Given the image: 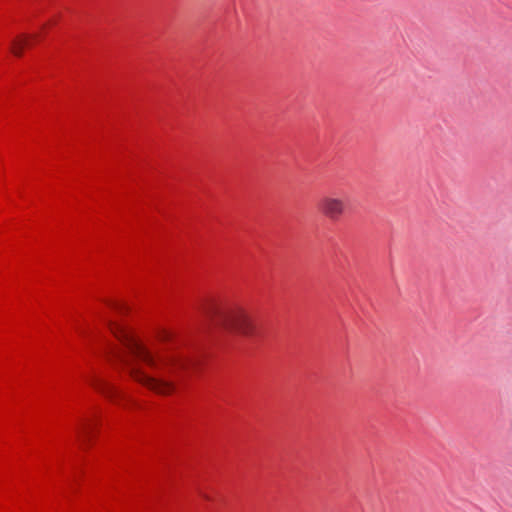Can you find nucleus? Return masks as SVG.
Segmentation results:
<instances>
[{
  "mask_svg": "<svg viewBox=\"0 0 512 512\" xmlns=\"http://www.w3.org/2000/svg\"><path fill=\"white\" fill-rule=\"evenodd\" d=\"M109 326L126 347V352H115V357L131 378L159 395L173 393L178 380L191 366L190 359L176 352H153L126 328L110 322Z\"/></svg>",
  "mask_w": 512,
  "mask_h": 512,
  "instance_id": "1",
  "label": "nucleus"
},
{
  "mask_svg": "<svg viewBox=\"0 0 512 512\" xmlns=\"http://www.w3.org/2000/svg\"><path fill=\"white\" fill-rule=\"evenodd\" d=\"M209 325L236 332L245 336L254 333V325L247 313L240 307L211 304L204 310Z\"/></svg>",
  "mask_w": 512,
  "mask_h": 512,
  "instance_id": "2",
  "label": "nucleus"
},
{
  "mask_svg": "<svg viewBox=\"0 0 512 512\" xmlns=\"http://www.w3.org/2000/svg\"><path fill=\"white\" fill-rule=\"evenodd\" d=\"M346 206L344 200L332 194L326 195L320 202L321 211L331 219H336L343 214Z\"/></svg>",
  "mask_w": 512,
  "mask_h": 512,
  "instance_id": "3",
  "label": "nucleus"
},
{
  "mask_svg": "<svg viewBox=\"0 0 512 512\" xmlns=\"http://www.w3.org/2000/svg\"><path fill=\"white\" fill-rule=\"evenodd\" d=\"M38 35H20L19 37L15 38L11 43V52L15 55L20 57L23 53V49L25 47H29L31 45V42L34 39H37Z\"/></svg>",
  "mask_w": 512,
  "mask_h": 512,
  "instance_id": "4",
  "label": "nucleus"
},
{
  "mask_svg": "<svg viewBox=\"0 0 512 512\" xmlns=\"http://www.w3.org/2000/svg\"><path fill=\"white\" fill-rule=\"evenodd\" d=\"M91 384L99 392H101L102 394H104L107 397L111 398L116 393V390H115V388L112 385H110L109 383H107V382H105V381H103L101 379L93 378L91 380Z\"/></svg>",
  "mask_w": 512,
  "mask_h": 512,
  "instance_id": "5",
  "label": "nucleus"
},
{
  "mask_svg": "<svg viewBox=\"0 0 512 512\" xmlns=\"http://www.w3.org/2000/svg\"><path fill=\"white\" fill-rule=\"evenodd\" d=\"M92 430V423L90 420H86L81 424V427L79 428V436L83 438H88L91 434Z\"/></svg>",
  "mask_w": 512,
  "mask_h": 512,
  "instance_id": "6",
  "label": "nucleus"
},
{
  "mask_svg": "<svg viewBox=\"0 0 512 512\" xmlns=\"http://www.w3.org/2000/svg\"><path fill=\"white\" fill-rule=\"evenodd\" d=\"M127 173H133L134 168L126 167Z\"/></svg>",
  "mask_w": 512,
  "mask_h": 512,
  "instance_id": "7",
  "label": "nucleus"
},
{
  "mask_svg": "<svg viewBox=\"0 0 512 512\" xmlns=\"http://www.w3.org/2000/svg\"><path fill=\"white\" fill-rule=\"evenodd\" d=\"M142 168L144 169V166H143L142 164H139V166H138V167H136L135 169H136V170H138V169L140 170V169H142Z\"/></svg>",
  "mask_w": 512,
  "mask_h": 512,
  "instance_id": "8",
  "label": "nucleus"
}]
</instances>
